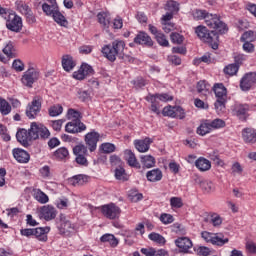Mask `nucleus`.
<instances>
[{
  "label": "nucleus",
  "instance_id": "63",
  "mask_svg": "<svg viewBox=\"0 0 256 256\" xmlns=\"http://www.w3.org/2000/svg\"><path fill=\"white\" fill-rule=\"evenodd\" d=\"M24 15H25L26 21H27V23H29V25H33V24L37 23V18L35 17V14H33V10H30L29 12H27Z\"/></svg>",
  "mask_w": 256,
  "mask_h": 256
},
{
  "label": "nucleus",
  "instance_id": "29",
  "mask_svg": "<svg viewBox=\"0 0 256 256\" xmlns=\"http://www.w3.org/2000/svg\"><path fill=\"white\" fill-rule=\"evenodd\" d=\"M195 167H197L202 172L209 171V169H211V161L200 157L195 161Z\"/></svg>",
  "mask_w": 256,
  "mask_h": 256
},
{
  "label": "nucleus",
  "instance_id": "27",
  "mask_svg": "<svg viewBox=\"0 0 256 256\" xmlns=\"http://www.w3.org/2000/svg\"><path fill=\"white\" fill-rule=\"evenodd\" d=\"M75 60H73V56L71 55H64L62 57V67L64 71H73L75 69Z\"/></svg>",
  "mask_w": 256,
  "mask_h": 256
},
{
  "label": "nucleus",
  "instance_id": "40",
  "mask_svg": "<svg viewBox=\"0 0 256 256\" xmlns=\"http://www.w3.org/2000/svg\"><path fill=\"white\" fill-rule=\"evenodd\" d=\"M115 178L118 181H127L129 179V176H127V173L125 172V168L118 167L115 169Z\"/></svg>",
  "mask_w": 256,
  "mask_h": 256
},
{
  "label": "nucleus",
  "instance_id": "47",
  "mask_svg": "<svg viewBox=\"0 0 256 256\" xmlns=\"http://www.w3.org/2000/svg\"><path fill=\"white\" fill-rule=\"evenodd\" d=\"M208 16H209V12H207L206 10H195L193 13V17L197 21H201L203 19L204 21H206Z\"/></svg>",
  "mask_w": 256,
  "mask_h": 256
},
{
  "label": "nucleus",
  "instance_id": "43",
  "mask_svg": "<svg viewBox=\"0 0 256 256\" xmlns=\"http://www.w3.org/2000/svg\"><path fill=\"white\" fill-rule=\"evenodd\" d=\"M15 5H16L17 11L22 13V15H25L26 13H29L30 10H31V8L27 4L23 3V1L17 0L15 2Z\"/></svg>",
  "mask_w": 256,
  "mask_h": 256
},
{
  "label": "nucleus",
  "instance_id": "57",
  "mask_svg": "<svg viewBox=\"0 0 256 256\" xmlns=\"http://www.w3.org/2000/svg\"><path fill=\"white\" fill-rule=\"evenodd\" d=\"M170 39H171L172 43H176L177 45H181V43H183L184 37H183V35L174 32L170 35Z\"/></svg>",
  "mask_w": 256,
  "mask_h": 256
},
{
  "label": "nucleus",
  "instance_id": "22",
  "mask_svg": "<svg viewBox=\"0 0 256 256\" xmlns=\"http://www.w3.org/2000/svg\"><path fill=\"white\" fill-rule=\"evenodd\" d=\"M50 5L47 3L42 4V10L45 15L51 17L54 15L59 6H57V0H49Z\"/></svg>",
  "mask_w": 256,
  "mask_h": 256
},
{
  "label": "nucleus",
  "instance_id": "10",
  "mask_svg": "<svg viewBox=\"0 0 256 256\" xmlns=\"http://www.w3.org/2000/svg\"><path fill=\"white\" fill-rule=\"evenodd\" d=\"M60 227L59 231L61 235H71V233H75V224H72L71 221L67 220V216L65 214H60Z\"/></svg>",
  "mask_w": 256,
  "mask_h": 256
},
{
  "label": "nucleus",
  "instance_id": "59",
  "mask_svg": "<svg viewBox=\"0 0 256 256\" xmlns=\"http://www.w3.org/2000/svg\"><path fill=\"white\" fill-rule=\"evenodd\" d=\"M12 67L13 69H15V71H25V64L23 63V61L16 59L13 61L12 63Z\"/></svg>",
  "mask_w": 256,
  "mask_h": 256
},
{
  "label": "nucleus",
  "instance_id": "41",
  "mask_svg": "<svg viewBox=\"0 0 256 256\" xmlns=\"http://www.w3.org/2000/svg\"><path fill=\"white\" fill-rule=\"evenodd\" d=\"M213 129L211 128V124L208 123H203L197 128V133L198 135H201L202 137L204 135H207V133H211Z\"/></svg>",
  "mask_w": 256,
  "mask_h": 256
},
{
  "label": "nucleus",
  "instance_id": "33",
  "mask_svg": "<svg viewBox=\"0 0 256 256\" xmlns=\"http://www.w3.org/2000/svg\"><path fill=\"white\" fill-rule=\"evenodd\" d=\"M196 88L200 95L207 96V93H209V90L211 89V85L207 84L205 80H201L197 83Z\"/></svg>",
  "mask_w": 256,
  "mask_h": 256
},
{
  "label": "nucleus",
  "instance_id": "50",
  "mask_svg": "<svg viewBox=\"0 0 256 256\" xmlns=\"http://www.w3.org/2000/svg\"><path fill=\"white\" fill-rule=\"evenodd\" d=\"M165 9L170 13H177V11H179V4L173 0H170L167 2Z\"/></svg>",
  "mask_w": 256,
  "mask_h": 256
},
{
  "label": "nucleus",
  "instance_id": "28",
  "mask_svg": "<svg viewBox=\"0 0 256 256\" xmlns=\"http://www.w3.org/2000/svg\"><path fill=\"white\" fill-rule=\"evenodd\" d=\"M213 91L216 95V99H227V88H225L223 83L215 84Z\"/></svg>",
  "mask_w": 256,
  "mask_h": 256
},
{
  "label": "nucleus",
  "instance_id": "24",
  "mask_svg": "<svg viewBox=\"0 0 256 256\" xmlns=\"http://www.w3.org/2000/svg\"><path fill=\"white\" fill-rule=\"evenodd\" d=\"M124 157L130 167H136V169L141 167V164L137 161V157H135V153L131 150H125Z\"/></svg>",
  "mask_w": 256,
  "mask_h": 256
},
{
  "label": "nucleus",
  "instance_id": "2",
  "mask_svg": "<svg viewBox=\"0 0 256 256\" xmlns=\"http://www.w3.org/2000/svg\"><path fill=\"white\" fill-rule=\"evenodd\" d=\"M125 47V41L117 39L111 44L104 45L101 51L108 61L114 63V61L117 60V57H119V55L121 56V52L125 51Z\"/></svg>",
  "mask_w": 256,
  "mask_h": 256
},
{
  "label": "nucleus",
  "instance_id": "4",
  "mask_svg": "<svg viewBox=\"0 0 256 256\" xmlns=\"http://www.w3.org/2000/svg\"><path fill=\"white\" fill-rule=\"evenodd\" d=\"M146 101L151 103V111L152 113H155L156 115L161 114V110H159V101H162V103H167V101H173V96H170L167 93L164 94H149L146 97Z\"/></svg>",
  "mask_w": 256,
  "mask_h": 256
},
{
  "label": "nucleus",
  "instance_id": "53",
  "mask_svg": "<svg viewBox=\"0 0 256 256\" xmlns=\"http://www.w3.org/2000/svg\"><path fill=\"white\" fill-rule=\"evenodd\" d=\"M155 37L159 45H161L162 47H169V40L167 39V37H165V34L160 33V34H157V36Z\"/></svg>",
  "mask_w": 256,
  "mask_h": 256
},
{
  "label": "nucleus",
  "instance_id": "45",
  "mask_svg": "<svg viewBox=\"0 0 256 256\" xmlns=\"http://www.w3.org/2000/svg\"><path fill=\"white\" fill-rule=\"evenodd\" d=\"M35 199L38 201V203H41L42 205H45V203H49V196H47V194H45L41 190H38L36 192Z\"/></svg>",
  "mask_w": 256,
  "mask_h": 256
},
{
  "label": "nucleus",
  "instance_id": "7",
  "mask_svg": "<svg viewBox=\"0 0 256 256\" xmlns=\"http://www.w3.org/2000/svg\"><path fill=\"white\" fill-rule=\"evenodd\" d=\"M39 113H41V98L35 97L26 107V117L28 119H37Z\"/></svg>",
  "mask_w": 256,
  "mask_h": 256
},
{
  "label": "nucleus",
  "instance_id": "35",
  "mask_svg": "<svg viewBox=\"0 0 256 256\" xmlns=\"http://www.w3.org/2000/svg\"><path fill=\"white\" fill-rule=\"evenodd\" d=\"M148 239H150V241H153L154 243H157L158 245H165L166 243L165 237L155 232L150 233L148 235Z\"/></svg>",
  "mask_w": 256,
  "mask_h": 256
},
{
  "label": "nucleus",
  "instance_id": "13",
  "mask_svg": "<svg viewBox=\"0 0 256 256\" xmlns=\"http://www.w3.org/2000/svg\"><path fill=\"white\" fill-rule=\"evenodd\" d=\"M87 129V126L81 122V120H72L68 122L65 126V131L67 133H82V131H85Z\"/></svg>",
  "mask_w": 256,
  "mask_h": 256
},
{
  "label": "nucleus",
  "instance_id": "3",
  "mask_svg": "<svg viewBox=\"0 0 256 256\" xmlns=\"http://www.w3.org/2000/svg\"><path fill=\"white\" fill-rule=\"evenodd\" d=\"M197 37L204 43L211 45L212 49H219V35L215 31H209L207 27L200 25L195 28Z\"/></svg>",
  "mask_w": 256,
  "mask_h": 256
},
{
  "label": "nucleus",
  "instance_id": "8",
  "mask_svg": "<svg viewBox=\"0 0 256 256\" xmlns=\"http://www.w3.org/2000/svg\"><path fill=\"white\" fill-rule=\"evenodd\" d=\"M100 211L106 219H117L121 215V208L113 203L101 206Z\"/></svg>",
  "mask_w": 256,
  "mask_h": 256
},
{
  "label": "nucleus",
  "instance_id": "61",
  "mask_svg": "<svg viewBox=\"0 0 256 256\" xmlns=\"http://www.w3.org/2000/svg\"><path fill=\"white\" fill-rule=\"evenodd\" d=\"M211 129H221L225 125V121L222 119H215L209 122Z\"/></svg>",
  "mask_w": 256,
  "mask_h": 256
},
{
  "label": "nucleus",
  "instance_id": "12",
  "mask_svg": "<svg viewBox=\"0 0 256 256\" xmlns=\"http://www.w3.org/2000/svg\"><path fill=\"white\" fill-rule=\"evenodd\" d=\"M100 137L101 136L96 131L89 132L85 135L84 141L91 153L97 150V143H99Z\"/></svg>",
  "mask_w": 256,
  "mask_h": 256
},
{
  "label": "nucleus",
  "instance_id": "46",
  "mask_svg": "<svg viewBox=\"0 0 256 256\" xmlns=\"http://www.w3.org/2000/svg\"><path fill=\"white\" fill-rule=\"evenodd\" d=\"M54 157L57 159H67V157H69V150L65 147H61L54 152Z\"/></svg>",
  "mask_w": 256,
  "mask_h": 256
},
{
  "label": "nucleus",
  "instance_id": "55",
  "mask_svg": "<svg viewBox=\"0 0 256 256\" xmlns=\"http://www.w3.org/2000/svg\"><path fill=\"white\" fill-rule=\"evenodd\" d=\"M80 70L82 71V75H84V78L93 75V67L89 64H82L80 67Z\"/></svg>",
  "mask_w": 256,
  "mask_h": 256
},
{
  "label": "nucleus",
  "instance_id": "49",
  "mask_svg": "<svg viewBox=\"0 0 256 256\" xmlns=\"http://www.w3.org/2000/svg\"><path fill=\"white\" fill-rule=\"evenodd\" d=\"M170 206L172 209H181L183 207V199L181 197H171Z\"/></svg>",
  "mask_w": 256,
  "mask_h": 256
},
{
  "label": "nucleus",
  "instance_id": "14",
  "mask_svg": "<svg viewBox=\"0 0 256 256\" xmlns=\"http://www.w3.org/2000/svg\"><path fill=\"white\" fill-rule=\"evenodd\" d=\"M55 217H57V210L55 207L50 205L41 207L40 219H44V221H53Z\"/></svg>",
  "mask_w": 256,
  "mask_h": 256
},
{
  "label": "nucleus",
  "instance_id": "51",
  "mask_svg": "<svg viewBox=\"0 0 256 256\" xmlns=\"http://www.w3.org/2000/svg\"><path fill=\"white\" fill-rule=\"evenodd\" d=\"M68 119H72V121H81V112L75 109H69L67 112Z\"/></svg>",
  "mask_w": 256,
  "mask_h": 256
},
{
  "label": "nucleus",
  "instance_id": "56",
  "mask_svg": "<svg viewBox=\"0 0 256 256\" xmlns=\"http://www.w3.org/2000/svg\"><path fill=\"white\" fill-rule=\"evenodd\" d=\"M242 43H244L242 49L245 53H255V45L252 42L242 41Z\"/></svg>",
  "mask_w": 256,
  "mask_h": 256
},
{
  "label": "nucleus",
  "instance_id": "21",
  "mask_svg": "<svg viewBox=\"0 0 256 256\" xmlns=\"http://www.w3.org/2000/svg\"><path fill=\"white\" fill-rule=\"evenodd\" d=\"M146 178L150 183H157L163 179V172L159 168L152 169L146 173Z\"/></svg>",
  "mask_w": 256,
  "mask_h": 256
},
{
  "label": "nucleus",
  "instance_id": "25",
  "mask_svg": "<svg viewBox=\"0 0 256 256\" xmlns=\"http://www.w3.org/2000/svg\"><path fill=\"white\" fill-rule=\"evenodd\" d=\"M97 19L104 29H109V25H111V14L109 12H99Z\"/></svg>",
  "mask_w": 256,
  "mask_h": 256
},
{
  "label": "nucleus",
  "instance_id": "34",
  "mask_svg": "<svg viewBox=\"0 0 256 256\" xmlns=\"http://www.w3.org/2000/svg\"><path fill=\"white\" fill-rule=\"evenodd\" d=\"M55 23H57L58 25H60L61 27H67V19L65 18V16H63L60 12H59V8L56 10V12L54 13V15H52Z\"/></svg>",
  "mask_w": 256,
  "mask_h": 256
},
{
  "label": "nucleus",
  "instance_id": "38",
  "mask_svg": "<svg viewBox=\"0 0 256 256\" xmlns=\"http://www.w3.org/2000/svg\"><path fill=\"white\" fill-rule=\"evenodd\" d=\"M85 181H87V176L83 174H79L70 178V183L74 187H76V185H83Z\"/></svg>",
  "mask_w": 256,
  "mask_h": 256
},
{
  "label": "nucleus",
  "instance_id": "18",
  "mask_svg": "<svg viewBox=\"0 0 256 256\" xmlns=\"http://www.w3.org/2000/svg\"><path fill=\"white\" fill-rule=\"evenodd\" d=\"M151 143H153V139L148 138V137L143 140H135L134 141V145H135L137 151H139V153H147V151L151 147Z\"/></svg>",
  "mask_w": 256,
  "mask_h": 256
},
{
  "label": "nucleus",
  "instance_id": "23",
  "mask_svg": "<svg viewBox=\"0 0 256 256\" xmlns=\"http://www.w3.org/2000/svg\"><path fill=\"white\" fill-rule=\"evenodd\" d=\"M242 138L245 143H256V130L253 128L243 129Z\"/></svg>",
  "mask_w": 256,
  "mask_h": 256
},
{
  "label": "nucleus",
  "instance_id": "1",
  "mask_svg": "<svg viewBox=\"0 0 256 256\" xmlns=\"http://www.w3.org/2000/svg\"><path fill=\"white\" fill-rule=\"evenodd\" d=\"M51 132L43 124H37L32 122L30 129L20 128L16 133V139L18 143H21L24 147L29 146L30 141H35L39 139H49Z\"/></svg>",
  "mask_w": 256,
  "mask_h": 256
},
{
  "label": "nucleus",
  "instance_id": "58",
  "mask_svg": "<svg viewBox=\"0 0 256 256\" xmlns=\"http://www.w3.org/2000/svg\"><path fill=\"white\" fill-rule=\"evenodd\" d=\"M100 149L103 151V153H113L115 151V145L111 143H103L100 146Z\"/></svg>",
  "mask_w": 256,
  "mask_h": 256
},
{
  "label": "nucleus",
  "instance_id": "48",
  "mask_svg": "<svg viewBox=\"0 0 256 256\" xmlns=\"http://www.w3.org/2000/svg\"><path fill=\"white\" fill-rule=\"evenodd\" d=\"M239 71V66L237 64H229L228 66H226L224 68V73H226V75H237V72Z\"/></svg>",
  "mask_w": 256,
  "mask_h": 256
},
{
  "label": "nucleus",
  "instance_id": "62",
  "mask_svg": "<svg viewBox=\"0 0 256 256\" xmlns=\"http://www.w3.org/2000/svg\"><path fill=\"white\" fill-rule=\"evenodd\" d=\"M160 221L164 224V225H169L171 223H173L174 219H173V215L171 214H162L160 216Z\"/></svg>",
  "mask_w": 256,
  "mask_h": 256
},
{
  "label": "nucleus",
  "instance_id": "16",
  "mask_svg": "<svg viewBox=\"0 0 256 256\" xmlns=\"http://www.w3.org/2000/svg\"><path fill=\"white\" fill-rule=\"evenodd\" d=\"M175 245L181 253H189V249L193 247V242L188 237H180L175 240Z\"/></svg>",
  "mask_w": 256,
  "mask_h": 256
},
{
  "label": "nucleus",
  "instance_id": "39",
  "mask_svg": "<svg viewBox=\"0 0 256 256\" xmlns=\"http://www.w3.org/2000/svg\"><path fill=\"white\" fill-rule=\"evenodd\" d=\"M48 113L50 117H59L63 113V106L60 104L53 105L49 108Z\"/></svg>",
  "mask_w": 256,
  "mask_h": 256
},
{
  "label": "nucleus",
  "instance_id": "31",
  "mask_svg": "<svg viewBox=\"0 0 256 256\" xmlns=\"http://www.w3.org/2000/svg\"><path fill=\"white\" fill-rule=\"evenodd\" d=\"M100 241L102 243H109L112 247H117V245H119V240L113 234H104L100 238Z\"/></svg>",
  "mask_w": 256,
  "mask_h": 256
},
{
  "label": "nucleus",
  "instance_id": "20",
  "mask_svg": "<svg viewBox=\"0 0 256 256\" xmlns=\"http://www.w3.org/2000/svg\"><path fill=\"white\" fill-rule=\"evenodd\" d=\"M249 112V104H235L232 107L233 115L239 117V119H245V115Z\"/></svg>",
  "mask_w": 256,
  "mask_h": 256
},
{
  "label": "nucleus",
  "instance_id": "5",
  "mask_svg": "<svg viewBox=\"0 0 256 256\" xmlns=\"http://www.w3.org/2000/svg\"><path fill=\"white\" fill-rule=\"evenodd\" d=\"M205 23L210 29H215L218 33H227V25L221 21L217 14H208Z\"/></svg>",
  "mask_w": 256,
  "mask_h": 256
},
{
  "label": "nucleus",
  "instance_id": "19",
  "mask_svg": "<svg viewBox=\"0 0 256 256\" xmlns=\"http://www.w3.org/2000/svg\"><path fill=\"white\" fill-rule=\"evenodd\" d=\"M134 43L138 45H147V47H152L153 40L151 36L145 32H139L136 37L134 38Z\"/></svg>",
  "mask_w": 256,
  "mask_h": 256
},
{
  "label": "nucleus",
  "instance_id": "26",
  "mask_svg": "<svg viewBox=\"0 0 256 256\" xmlns=\"http://www.w3.org/2000/svg\"><path fill=\"white\" fill-rule=\"evenodd\" d=\"M51 231L50 227H39V228H34V237L38 239V241H42L45 243L47 241V233Z\"/></svg>",
  "mask_w": 256,
  "mask_h": 256
},
{
  "label": "nucleus",
  "instance_id": "32",
  "mask_svg": "<svg viewBox=\"0 0 256 256\" xmlns=\"http://www.w3.org/2000/svg\"><path fill=\"white\" fill-rule=\"evenodd\" d=\"M140 161L146 169H151V167H155V157L151 155H143L140 157Z\"/></svg>",
  "mask_w": 256,
  "mask_h": 256
},
{
  "label": "nucleus",
  "instance_id": "30",
  "mask_svg": "<svg viewBox=\"0 0 256 256\" xmlns=\"http://www.w3.org/2000/svg\"><path fill=\"white\" fill-rule=\"evenodd\" d=\"M227 243H229V238H225L223 233H214L212 245H216L217 247H223V245Z\"/></svg>",
  "mask_w": 256,
  "mask_h": 256
},
{
  "label": "nucleus",
  "instance_id": "54",
  "mask_svg": "<svg viewBox=\"0 0 256 256\" xmlns=\"http://www.w3.org/2000/svg\"><path fill=\"white\" fill-rule=\"evenodd\" d=\"M175 109L176 106H166L163 108L162 113L164 115V117H173L175 118Z\"/></svg>",
  "mask_w": 256,
  "mask_h": 256
},
{
  "label": "nucleus",
  "instance_id": "52",
  "mask_svg": "<svg viewBox=\"0 0 256 256\" xmlns=\"http://www.w3.org/2000/svg\"><path fill=\"white\" fill-rule=\"evenodd\" d=\"M227 101V99H221V98H217L214 107L217 111V113H223V111H225V102Z\"/></svg>",
  "mask_w": 256,
  "mask_h": 256
},
{
  "label": "nucleus",
  "instance_id": "64",
  "mask_svg": "<svg viewBox=\"0 0 256 256\" xmlns=\"http://www.w3.org/2000/svg\"><path fill=\"white\" fill-rule=\"evenodd\" d=\"M63 123H65V120H54L51 122V126L54 129V131H61V127H63Z\"/></svg>",
  "mask_w": 256,
  "mask_h": 256
},
{
  "label": "nucleus",
  "instance_id": "44",
  "mask_svg": "<svg viewBox=\"0 0 256 256\" xmlns=\"http://www.w3.org/2000/svg\"><path fill=\"white\" fill-rule=\"evenodd\" d=\"M73 153L76 156L88 155L87 146L84 144H78L73 148Z\"/></svg>",
  "mask_w": 256,
  "mask_h": 256
},
{
  "label": "nucleus",
  "instance_id": "9",
  "mask_svg": "<svg viewBox=\"0 0 256 256\" xmlns=\"http://www.w3.org/2000/svg\"><path fill=\"white\" fill-rule=\"evenodd\" d=\"M6 27L9 31L19 33L23 29V19L17 14H11L6 22Z\"/></svg>",
  "mask_w": 256,
  "mask_h": 256
},
{
  "label": "nucleus",
  "instance_id": "60",
  "mask_svg": "<svg viewBox=\"0 0 256 256\" xmlns=\"http://www.w3.org/2000/svg\"><path fill=\"white\" fill-rule=\"evenodd\" d=\"M172 231L177 233V235H185V227L179 223H174L172 225Z\"/></svg>",
  "mask_w": 256,
  "mask_h": 256
},
{
  "label": "nucleus",
  "instance_id": "36",
  "mask_svg": "<svg viewBox=\"0 0 256 256\" xmlns=\"http://www.w3.org/2000/svg\"><path fill=\"white\" fill-rule=\"evenodd\" d=\"M4 55H7V57H10L13 59V57L17 56V53L15 52V46H13V42H8L6 46L3 48Z\"/></svg>",
  "mask_w": 256,
  "mask_h": 256
},
{
  "label": "nucleus",
  "instance_id": "15",
  "mask_svg": "<svg viewBox=\"0 0 256 256\" xmlns=\"http://www.w3.org/2000/svg\"><path fill=\"white\" fill-rule=\"evenodd\" d=\"M195 183L200 186V189H202L203 193L211 194L215 192V184H213L209 180H205L200 177H196Z\"/></svg>",
  "mask_w": 256,
  "mask_h": 256
},
{
  "label": "nucleus",
  "instance_id": "37",
  "mask_svg": "<svg viewBox=\"0 0 256 256\" xmlns=\"http://www.w3.org/2000/svg\"><path fill=\"white\" fill-rule=\"evenodd\" d=\"M0 113L2 115H9L11 113V104L3 98H0Z\"/></svg>",
  "mask_w": 256,
  "mask_h": 256
},
{
  "label": "nucleus",
  "instance_id": "42",
  "mask_svg": "<svg viewBox=\"0 0 256 256\" xmlns=\"http://www.w3.org/2000/svg\"><path fill=\"white\" fill-rule=\"evenodd\" d=\"M256 40V32L249 30L242 34L240 41L253 42Z\"/></svg>",
  "mask_w": 256,
  "mask_h": 256
},
{
  "label": "nucleus",
  "instance_id": "11",
  "mask_svg": "<svg viewBox=\"0 0 256 256\" xmlns=\"http://www.w3.org/2000/svg\"><path fill=\"white\" fill-rule=\"evenodd\" d=\"M256 83V72H249L245 74L240 80V89L243 91H250Z\"/></svg>",
  "mask_w": 256,
  "mask_h": 256
},
{
  "label": "nucleus",
  "instance_id": "17",
  "mask_svg": "<svg viewBox=\"0 0 256 256\" xmlns=\"http://www.w3.org/2000/svg\"><path fill=\"white\" fill-rule=\"evenodd\" d=\"M13 157L18 161V163H29V159H31L29 152L21 148L13 149Z\"/></svg>",
  "mask_w": 256,
  "mask_h": 256
},
{
  "label": "nucleus",
  "instance_id": "6",
  "mask_svg": "<svg viewBox=\"0 0 256 256\" xmlns=\"http://www.w3.org/2000/svg\"><path fill=\"white\" fill-rule=\"evenodd\" d=\"M39 77H41V73L39 69L30 67L24 72L21 82L25 85V87H33V83L39 81Z\"/></svg>",
  "mask_w": 256,
  "mask_h": 256
}]
</instances>
